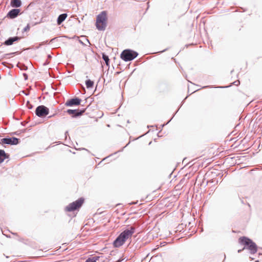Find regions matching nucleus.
<instances>
[{
	"label": "nucleus",
	"mask_w": 262,
	"mask_h": 262,
	"mask_svg": "<svg viewBox=\"0 0 262 262\" xmlns=\"http://www.w3.org/2000/svg\"><path fill=\"white\" fill-rule=\"evenodd\" d=\"M20 39V37L18 36L11 37L8 38L4 42V45L6 46H11L14 42L19 40Z\"/></svg>",
	"instance_id": "11"
},
{
	"label": "nucleus",
	"mask_w": 262,
	"mask_h": 262,
	"mask_svg": "<svg viewBox=\"0 0 262 262\" xmlns=\"http://www.w3.org/2000/svg\"><path fill=\"white\" fill-rule=\"evenodd\" d=\"M85 111V109H83L81 110L68 109L67 111V113L68 114L72 115V117L75 118L81 116L84 113Z\"/></svg>",
	"instance_id": "8"
},
{
	"label": "nucleus",
	"mask_w": 262,
	"mask_h": 262,
	"mask_svg": "<svg viewBox=\"0 0 262 262\" xmlns=\"http://www.w3.org/2000/svg\"><path fill=\"white\" fill-rule=\"evenodd\" d=\"M84 202V199L80 198L75 202L69 204L66 207V210L68 212H72L78 209Z\"/></svg>",
	"instance_id": "5"
},
{
	"label": "nucleus",
	"mask_w": 262,
	"mask_h": 262,
	"mask_svg": "<svg viewBox=\"0 0 262 262\" xmlns=\"http://www.w3.org/2000/svg\"><path fill=\"white\" fill-rule=\"evenodd\" d=\"M48 57L49 59L51 58L52 56L50 55H48Z\"/></svg>",
	"instance_id": "25"
},
{
	"label": "nucleus",
	"mask_w": 262,
	"mask_h": 262,
	"mask_svg": "<svg viewBox=\"0 0 262 262\" xmlns=\"http://www.w3.org/2000/svg\"><path fill=\"white\" fill-rule=\"evenodd\" d=\"M1 53V52L0 51V53Z\"/></svg>",
	"instance_id": "30"
},
{
	"label": "nucleus",
	"mask_w": 262,
	"mask_h": 262,
	"mask_svg": "<svg viewBox=\"0 0 262 262\" xmlns=\"http://www.w3.org/2000/svg\"><path fill=\"white\" fill-rule=\"evenodd\" d=\"M166 50V49L164 50L163 51H161V52H163L165 51Z\"/></svg>",
	"instance_id": "29"
},
{
	"label": "nucleus",
	"mask_w": 262,
	"mask_h": 262,
	"mask_svg": "<svg viewBox=\"0 0 262 262\" xmlns=\"http://www.w3.org/2000/svg\"><path fill=\"white\" fill-rule=\"evenodd\" d=\"M27 123L24 122H21V124L23 126H25Z\"/></svg>",
	"instance_id": "22"
},
{
	"label": "nucleus",
	"mask_w": 262,
	"mask_h": 262,
	"mask_svg": "<svg viewBox=\"0 0 262 262\" xmlns=\"http://www.w3.org/2000/svg\"><path fill=\"white\" fill-rule=\"evenodd\" d=\"M121 261H122V259H119L116 262H121Z\"/></svg>",
	"instance_id": "27"
},
{
	"label": "nucleus",
	"mask_w": 262,
	"mask_h": 262,
	"mask_svg": "<svg viewBox=\"0 0 262 262\" xmlns=\"http://www.w3.org/2000/svg\"><path fill=\"white\" fill-rule=\"evenodd\" d=\"M135 227L130 226L121 232L114 241V246L118 248L122 246L128 238L132 237L135 232Z\"/></svg>",
	"instance_id": "1"
},
{
	"label": "nucleus",
	"mask_w": 262,
	"mask_h": 262,
	"mask_svg": "<svg viewBox=\"0 0 262 262\" xmlns=\"http://www.w3.org/2000/svg\"><path fill=\"white\" fill-rule=\"evenodd\" d=\"M9 155L3 149H0V164L4 162L5 159H8Z\"/></svg>",
	"instance_id": "12"
},
{
	"label": "nucleus",
	"mask_w": 262,
	"mask_h": 262,
	"mask_svg": "<svg viewBox=\"0 0 262 262\" xmlns=\"http://www.w3.org/2000/svg\"><path fill=\"white\" fill-rule=\"evenodd\" d=\"M85 85L88 89L92 88L94 85V82L90 79L86 80Z\"/></svg>",
	"instance_id": "15"
},
{
	"label": "nucleus",
	"mask_w": 262,
	"mask_h": 262,
	"mask_svg": "<svg viewBox=\"0 0 262 262\" xmlns=\"http://www.w3.org/2000/svg\"><path fill=\"white\" fill-rule=\"evenodd\" d=\"M245 249H244V248L242 249H239L238 250V253H240L243 250H244Z\"/></svg>",
	"instance_id": "23"
},
{
	"label": "nucleus",
	"mask_w": 262,
	"mask_h": 262,
	"mask_svg": "<svg viewBox=\"0 0 262 262\" xmlns=\"http://www.w3.org/2000/svg\"><path fill=\"white\" fill-rule=\"evenodd\" d=\"M138 53L130 49L124 50L121 54V58L125 61H129L134 59Z\"/></svg>",
	"instance_id": "4"
},
{
	"label": "nucleus",
	"mask_w": 262,
	"mask_h": 262,
	"mask_svg": "<svg viewBox=\"0 0 262 262\" xmlns=\"http://www.w3.org/2000/svg\"><path fill=\"white\" fill-rule=\"evenodd\" d=\"M56 38H54L52 39L51 40L50 42H53L54 40H55V39H56Z\"/></svg>",
	"instance_id": "24"
},
{
	"label": "nucleus",
	"mask_w": 262,
	"mask_h": 262,
	"mask_svg": "<svg viewBox=\"0 0 262 262\" xmlns=\"http://www.w3.org/2000/svg\"><path fill=\"white\" fill-rule=\"evenodd\" d=\"M54 116V115H51V116H49V117H48V118H52V117H53Z\"/></svg>",
	"instance_id": "26"
},
{
	"label": "nucleus",
	"mask_w": 262,
	"mask_h": 262,
	"mask_svg": "<svg viewBox=\"0 0 262 262\" xmlns=\"http://www.w3.org/2000/svg\"><path fill=\"white\" fill-rule=\"evenodd\" d=\"M107 12L105 11H102L97 16L96 26L99 31H104L107 26Z\"/></svg>",
	"instance_id": "3"
},
{
	"label": "nucleus",
	"mask_w": 262,
	"mask_h": 262,
	"mask_svg": "<svg viewBox=\"0 0 262 262\" xmlns=\"http://www.w3.org/2000/svg\"><path fill=\"white\" fill-rule=\"evenodd\" d=\"M49 109L45 105L37 106L35 110V114L39 117L43 118L48 115Z\"/></svg>",
	"instance_id": "6"
},
{
	"label": "nucleus",
	"mask_w": 262,
	"mask_h": 262,
	"mask_svg": "<svg viewBox=\"0 0 262 262\" xmlns=\"http://www.w3.org/2000/svg\"><path fill=\"white\" fill-rule=\"evenodd\" d=\"M102 58L104 60L107 66L109 67L110 59L108 56L105 54H102Z\"/></svg>",
	"instance_id": "17"
},
{
	"label": "nucleus",
	"mask_w": 262,
	"mask_h": 262,
	"mask_svg": "<svg viewBox=\"0 0 262 262\" xmlns=\"http://www.w3.org/2000/svg\"><path fill=\"white\" fill-rule=\"evenodd\" d=\"M30 29V25L29 24H28L27 25V26H26L24 29H23V32H27V31H28Z\"/></svg>",
	"instance_id": "19"
},
{
	"label": "nucleus",
	"mask_w": 262,
	"mask_h": 262,
	"mask_svg": "<svg viewBox=\"0 0 262 262\" xmlns=\"http://www.w3.org/2000/svg\"><path fill=\"white\" fill-rule=\"evenodd\" d=\"M99 256H93L91 258H89L88 259L86 260L85 262H97V261L99 259Z\"/></svg>",
	"instance_id": "16"
},
{
	"label": "nucleus",
	"mask_w": 262,
	"mask_h": 262,
	"mask_svg": "<svg viewBox=\"0 0 262 262\" xmlns=\"http://www.w3.org/2000/svg\"><path fill=\"white\" fill-rule=\"evenodd\" d=\"M67 14L63 13L59 15L57 19L58 25H60L67 18Z\"/></svg>",
	"instance_id": "13"
},
{
	"label": "nucleus",
	"mask_w": 262,
	"mask_h": 262,
	"mask_svg": "<svg viewBox=\"0 0 262 262\" xmlns=\"http://www.w3.org/2000/svg\"><path fill=\"white\" fill-rule=\"evenodd\" d=\"M81 100L78 98L75 97L68 100L66 103L65 105L67 106H77L80 105Z\"/></svg>",
	"instance_id": "9"
},
{
	"label": "nucleus",
	"mask_w": 262,
	"mask_h": 262,
	"mask_svg": "<svg viewBox=\"0 0 262 262\" xmlns=\"http://www.w3.org/2000/svg\"><path fill=\"white\" fill-rule=\"evenodd\" d=\"M239 83V81H235V82H234V83H234V84H235V85H238V84Z\"/></svg>",
	"instance_id": "21"
},
{
	"label": "nucleus",
	"mask_w": 262,
	"mask_h": 262,
	"mask_svg": "<svg viewBox=\"0 0 262 262\" xmlns=\"http://www.w3.org/2000/svg\"><path fill=\"white\" fill-rule=\"evenodd\" d=\"M26 106L29 109H32L33 108V105L30 103L29 101H28L26 103Z\"/></svg>",
	"instance_id": "18"
},
{
	"label": "nucleus",
	"mask_w": 262,
	"mask_h": 262,
	"mask_svg": "<svg viewBox=\"0 0 262 262\" xmlns=\"http://www.w3.org/2000/svg\"><path fill=\"white\" fill-rule=\"evenodd\" d=\"M19 143V139L15 137L5 138L1 139L0 143L10 145H17Z\"/></svg>",
	"instance_id": "7"
},
{
	"label": "nucleus",
	"mask_w": 262,
	"mask_h": 262,
	"mask_svg": "<svg viewBox=\"0 0 262 262\" xmlns=\"http://www.w3.org/2000/svg\"><path fill=\"white\" fill-rule=\"evenodd\" d=\"M23 75H24V77H25V79H27V78H28V76H27V74L24 73V74H23Z\"/></svg>",
	"instance_id": "20"
},
{
	"label": "nucleus",
	"mask_w": 262,
	"mask_h": 262,
	"mask_svg": "<svg viewBox=\"0 0 262 262\" xmlns=\"http://www.w3.org/2000/svg\"><path fill=\"white\" fill-rule=\"evenodd\" d=\"M20 13V10L18 9H13L11 10L7 14V17L10 18H14L16 17Z\"/></svg>",
	"instance_id": "10"
},
{
	"label": "nucleus",
	"mask_w": 262,
	"mask_h": 262,
	"mask_svg": "<svg viewBox=\"0 0 262 262\" xmlns=\"http://www.w3.org/2000/svg\"><path fill=\"white\" fill-rule=\"evenodd\" d=\"M238 241L241 244L245 246L244 249L249 250L251 254H254L257 252V246L251 239L245 236H243L240 237Z\"/></svg>",
	"instance_id": "2"
},
{
	"label": "nucleus",
	"mask_w": 262,
	"mask_h": 262,
	"mask_svg": "<svg viewBox=\"0 0 262 262\" xmlns=\"http://www.w3.org/2000/svg\"><path fill=\"white\" fill-rule=\"evenodd\" d=\"M21 5V2L20 0H11V6L12 7L18 8Z\"/></svg>",
	"instance_id": "14"
},
{
	"label": "nucleus",
	"mask_w": 262,
	"mask_h": 262,
	"mask_svg": "<svg viewBox=\"0 0 262 262\" xmlns=\"http://www.w3.org/2000/svg\"><path fill=\"white\" fill-rule=\"evenodd\" d=\"M208 87V86H203V88H207Z\"/></svg>",
	"instance_id": "28"
}]
</instances>
